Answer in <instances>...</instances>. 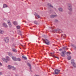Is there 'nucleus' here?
I'll return each mask as SVG.
<instances>
[{
  "mask_svg": "<svg viewBox=\"0 0 76 76\" xmlns=\"http://www.w3.org/2000/svg\"><path fill=\"white\" fill-rule=\"evenodd\" d=\"M68 9L70 11L68 12V13L69 15L72 14V5L71 4H68Z\"/></svg>",
  "mask_w": 76,
  "mask_h": 76,
  "instance_id": "1",
  "label": "nucleus"
},
{
  "mask_svg": "<svg viewBox=\"0 0 76 76\" xmlns=\"http://www.w3.org/2000/svg\"><path fill=\"white\" fill-rule=\"evenodd\" d=\"M2 60H3L4 63H7L8 61H10V58L8 56H7L6 57V58H2Z\"/></svg>",
  "mask_w": 76,
  "mask_h": 76,
  "instance_id": "2",
  "label": "nucleus"
},
{
  "mask_svg": "<svg viewBox=\"0 0 76 76\" xmlns=\"http://www.w3.org/2000/svg\"><path fill=\"white\" fill-rule=\"evenodd\" d=\"M42 40L44 42L45 44H46V45H49L50 44V41L47 39H42Z\"/></svg>",
  "mask_w": 76,
  "mask_h": 76,
  "instance_id": "3",
  "label": "nucleus"
},
{
  "mask_svg": "<svg viewBox=\"0 0 76 76\" xmlns=\"http://www.w3.org/2000/svg\"><path fill=\"white\" fill-rule=\"evenodd\" d=\"M51 29H52V30H51V32H57L58 33H58L60 32V29L58 28L56 30H55L54 28H51Z\"/></svg>",
  "mask_w": 76,
  "mask_h": 76,
  "instance_id": "4",
  "label": "nucleus"
},
{
  "mask_svg": "<svg viewBox=\"0 0 76 76\" xmlns=\"http://www.w3.org/2000/svg\"><path fill=\"white\" fill-rule=\"evenodd\" d=\"M71 64L74 67H76V64L75 63V60H74L72 59L71 60Z\"/></svg>",
  "mask_w": 76,
  "mask_h": 76,
  "instance_id": "5",
  "label": "nucleus"
},
{
  "mask_svg": "<svg viewBox=\"0 0 76 76\" xmlns=\"http://www.w3.org/2000/svg\"><path fill=\"white\" fill-rule=\"evenodd\" d=\"M55 73L56 75H58L60 73V70L58 69H56L54 70Z\"/></svg>",
  "mask_w": 76,
  "mask_h": 76,
  "instance_id": "6",
  "label": "nucleus"
},
{
  "mask_svg": "<svg viewBox=\"0 0 76 76\" xmlns=\"http://www.w3.org/2000/svg\"><path fill=\"white\" fill-rule=\"evenodd\" d=\"M4 40L6 43H7L9 41V38L7 37L4 38Z\"/></svg>",
  "mask_w": 76,
  "mask_h": 76,
  "instance_id": "7",
  "label": "nucleus"
},
{
  "mask_svg": "<svg viewBox=\"0 0 76 76\" xmlns=\"http://www.w3.org/2000/svg\"><path fill=\"white\" fill-rule=\"evenodd\" d=\"M7 23H8V25L10 28H12V25L11 24V23L10 22V20H7Z\"/></svg>",
  "mask_w": 76,
  "mask_h": 76,
  "instance_id": "8",
  "label": "nucleus"
},
{
  "mask_svg": "<svg viewBox=\"0 0 76 76\" xmlns=\"http://www.w3.org/2000/svg\"><path fill=\"white\" fill-rule=\"evenodd\" d=\"M60 54L62 57H65V56L66 55V53H64V52H62L60 53Z\"/></svg>",
  "mask_w": 76,
  "mask_h": 76,
  "instance_id": "9",
  "label": "nucleus"
},
{
  "mask_svg": "<svg viewBox=\"0 0 76 76\" xmlns=\"http://www.w3.org/2000/svg\"><path fill=\"white\" fill-rule=\"evenodd\" d=\"M2 25L5 28H8V26H7V24H6V23H4L2 24Z\"/></svg>",
  "mask_w": 76,
  "mask_h": 76,
  "instance_id": "10",
  "label": "nucleus"
},
{
  "mask_svg": "<svg viewBox=\"0 0 76 76\" xmlns=\"http://www.w3.org/2000/svg\"><path fill=\"white\" fill-rule=\"evenodd\" d=\"M71 45L73 49L75 50H76V46L74 44H71Z\"/></svg>",
  "mask_w": 76,
  "mask_h": 76,
  "instance_id": "11",
  "label": "nucleus"
},
{
  "mask_svg": "<svg viewBox=\"0 0 76 76\" xmlns=\"http://www.w3.org/2000/svg\"><path fill=\"white\" fill-rule=\"evenodd\" d=\"M7 54L8 56H10V57H12V53L10 52H7Z\"/></svg>",
  "mask_w": 76,
  "mask_h": 76,
  "instance_id": "12",
  "label": "nucleus"
},
{
  "mask_svg": "<svg viewBox=\"0 0 76 76\" xmlns=\"http://www.w3.org/2000/svg\"><path fill=\"white\" fill-rule=\"evenodd\" d=\"M58 10L59 12H63V9L61 8H59L58 9Z\"/></svg>",
  "mask_w": 76,
  "mask_h": 76,
  "instance_id": "13",
  "label": "nucleus"
},
{
  "mask_svg": "<svg viewBox=\"0 0 76 76\" xmlns=\"http://www.w3.org/2000/svg\"><path fill=\"white\" fill-rule=\"evenodd\" d=\"M12 58L14 61H16L17 58L16 57H15V56H12Z\"/></svg>",
  "mask_w": 76,
  "mask_h": 76,
  "instance_id": "14",
  "label": "nucleus"
},
{
  "mask_svg": "<svg viewBox=\"0 0 76 76\" xmlns=\"http://www.w3.org/2000/svg\"><path fill=\"white\" fill-rule=\"evenodd\" d=\"M57 16L56 15H50V18H54L55 17H56Z\"/></svg>",
  "mask_w": 76,
  "mask_h": 76,
  "instance_id": "15",
  "label": "nucleus"
},
{
  "mask_svg": "<svg viewBox=\"0 0 76 76\" xmlns=\"http://www.w3.org/2000/svg\"><path fill=\"white\" fill-rule=\"evenodd\" d=\"M61 37L62 38H64V37H66V34H62Z\"/></svg>",
  "mask_w": 76,
  "mask_h": 76,
  "instance_id": "16",
  "label": "nucleus"
},
{
  "mask_svg": "<svg viewBox=\"0 0 76 76\" xmlns=\"http://www.w3.org/2000/svg\"><path fill=\"white\" fill-rule=\"evenodd\" d=\"M8 6H7V5L5 4H3V8H6V7H7Z\"/></svg>",
  "mask_w": 76,
  "mask_h": 76,
  "instance_id": "17",
  "label": "nucleus"
},
{
  "mask_svg": "<svg viewBox=\"0 0 76 76\" xmlns=\"http://www.w3.org/2000/svg\"><path fill=\"white\" fill-rule=\"evenodd\" d=\"M47 5L48 6H49V7H52V8H53V6L51 5V4L48 3L47 4Z\"/></svg>",
  "mask_w": 76,
  "mask_h": 76,
  "instance_id": "18",
  "label": "nucleus"
},
{
  "mask_svg": "<svg viewBox=\"0 0 76 76\" xmlns=\"http://www.w3.org/2000/svg\"><path fill=\"white\" fill-rule=\"evenodd\" d=\"M12 67H13V66H11L10 65L8 66V69H11L12 68Z\"/></svg>",
  "mask_w": 76,
  "mask_h": 76,
  "instance_id": "19",
  "label": "nucleus"
},
{
  "mask_svg": "<svg viewBox=\"0 0 76 76\" xmlns=\"http://www.w3.org/2000/svg\"><path fill=\"white\" fill-rule=\"evenodd\" d=\"M12 50L14 52H17V50L15 49H14V48H12Z\"/></svg>",
  "mask_w": 76,
  "mask_h": 76,
  "instance_id": "20",
  "label": "nucleus"
},
{
  "mask_svg": "<svg viewBox=\"0 0 76 76\" xmlns=\"http://www.w3.org/2000/svg\"><path fill=\"white\" fill-rule=\"evenodd\" d=\"M0 33L2 34L4 33V31L2 30H0Z\"/></svg>",
  "mask_w": 76,
  "mask_h": 76,
  "instance_id": "21",
  "label": "nucleus"
},
{
  "mask_svg": "<svg viewBox=\"0 0 76 76\" xmlns=\"http://www.w3.org/2000/svg\"><path fill=\"white\" fill-rule=\"evenodd\" d=\"M16 61H21V59H20V58H17Z\"/></svg>",
  "mask_w": 76,
  "mask_h": 76,
  "instance_id": "22",
  "label": "nucleus"
},
{
  "mask_svg": "<svg viewBox=\"0 0 76 76\" xmlns=\"http://www.w3.org/2000/svg\"><path fill=\"white\" fill-rule=\"evenodd\" d=\"M13 23L15 25H18V23L17 22L15 21L13 22Z\"/></svg>",
  "mask_w": 76,
  "mask_h": 76,
  "instance_id": "23",
  "label": "nucleus"
},
{
  "mask_svg": "<svg viewBox=\"0 0 76 76\" xmlns=\"http://www.w3.org/2000/svg\"><path fill=\"white\" fill-rule=\"evenodd\" d=\"M63 49L64 50H68V48H67L66 47H63Z\"/></svg>",
  "mask_w": 76,
  "mask_h": 76,
  "instance_id": "24",
  "label": "nucleus"
},
{
  "mask_svg": "<svg viewBox=\"0 0 76 76\" xmlns=\"http://www.w3.org/2000/svg\"><path fill=\"white\" fill-rule=\"evenodd\" d=\"M18 34H19V35H21V36H22V32L20 31H19V32H18Z\"/></svg>",
  "mask_w": 76,
  "mask_h": 76,
  "instance_id": "25",
  "label": "nucleus"
},
{
  "mask_svg": "<svg viewBox=\"0 0 76 76\" xmlns=\"http://www.w3.org/2000/svg\"><path fill=\"white\" fill-rule=\"evenodd\" d=\"M71 58L72 57H71V56H68L67 57V59L68 60H70L71 59Z\"/></svg>",
  "mask_w": 76,
  "mask_h": 76,
  "instance_id": "26",
  "label": "nucleus"
},
{
  "mask_svg": "<svg viewBox=\"0 0 76 76\" xmlns=\"http://www.w3.org/2000/svg\"><path fill=\"white\" fill-rule=\"evenodd\" d=\"M34 23L35 24H36V25H38V21H36V20L34 21Z\"/></svg>",
  "mask_w": 76,
  "mask_h": 76,
  "instance_id": "27",
  "label": "nucleus"
},
{
  "mask_svg": "<svg viewBox=\"0 0 76 76\" xmlns=\"http://www.w3.org/2000/svg\"><path fill=\"white\" fill-rule=\"evenodd\" d=\"M22 58H23L24 60H27V58L26 57H25V56H22Z\"/></svg>",
  "mask_w": 76,
  "mask_h": 76,
  "instance_id": "28",
  "label": "nucleus"
},
{
  "mask_svg": "<svg viewBox=\"0 0 76 76\" xmlns=\"http://www.w3.org/2000/svg\"><path fill=\"white\" fill-rule=\"evenodd\" d=\"M36 15H37L36 16H37V17H38V18H40V16L39 15H38V14L37 13H36Z\"/></svg>",
  "mask_w": 76,
  "mask_h": 76,
  "instance_id": "29",
  "label": "nucleus"
},
{
  "mask_svg": "<svg viewBox=\"0 0 76 76\" xmlns=\"http://www.w3.org/2000/svg\"><path fill=\"white\" fill-rule=\"evenodd\" d=\"M53 57H55V58H58V59H59V58H58V57H57V56H54V55H53Z\"/></svg>",
  "mask_w": 76,
  "mask_h": 76,
  "instance_id": "30",
  "label": "nucleus"
},
{
  "mask_svg": "<svg viewBox=\"0 0 76 76\" xmlns=\"http://www.w3.org/2000/svg\"><path fill=\"white\" fill-rule=\"evenodd\" d=\"M16 28L17 29H20V26H16Z\"/></svg>",
  "mask_w": 76,
  "mask_h": 76,
  "instance_id": "31",
  "label": "nucleus"
},
{
  "mask_svg": "<svg viewBox=\"0 0 76 76\" xmlns=\"http://www.w3.org/2000/svg\"><path fill=\"white\" fill-rule=\"evenodd\" d=\"M12 69H13V70H16V68L14 67V66H12Z\"/></svg>",
  "mask_w": 76,
  "mask_h": 76,
  "instance_id": "32",
  "label": "nucleus"
},
{
  "mask_svg": "<svg viewBox=\"0 0 76 76\" xmlns=\"http://www.w3.org/2000/svg\"><path fill=\"white\" fill-rule=\"evenodd\" d=\"M67 54H69V55H70V54H71V53L70 52H66V55L67 56H68L69 55H68Z\"/></svg>",
  "mask_w": 76,
  "mask_h": 76,
  "instance_id": "33",
  "label": "nucleus"
},
{
  "mask_svg": "<svg viewBox=\"0 0 76 76\" xmlns=\"http://www.w3.org/2000/svg\"><path fill=\"white\" fill-rule=\"evenodd\" d=\"M27 64L28 66L29 67H31V64H30L29 63H28Z\"/></svg>",
  "mask_w": 76,
  "mask_h": 76,
  "instance_id": "34",
  "label": "nucleus"
},
{
  "mask_svg": "<svg viewBox=\"0 0 76 76\" xmlns=\"http://www.w3.org/2000/svg\"><path fill=\"white\" fill-rule=\"evenodd\" d=\"M50 54H51V55H50V56H52V57H53V55H54V53H53H53H50Z\"/></svg>",
  "mask_w": 76,
  "mask_h": 76,
  "instance_id": "35",
  "label": "nucleus"
},
{
  "mask_svg": "<svg viewBox=\"0 0 76 76\" xmlns=\"http://www.w3.org/2000/svg\"><path fill=\"white\" fill-rule=\"evenodd\" d=\"M61 32H63V31H62V30H60V31H59V34H60V33H61Z\"/></svg>",
  "mask_w": 76,
  "mask_h": 76,
  "instance_id": "36",
  "label": "nucleus"
},
{
  "mask_svg": "<svg viewBox=\"0 0 76 76\" xmlns=\"http://www.w3.org/2000/svg\"><path fill=\"white\" fill-rule=\"evenodd\" d=\"M55 22H58V20L56 19L55 20Z\"/></svg>",
  "mask_w": 76,
  "mask_h": 76,
  "instance_id": "37",
  "label": "nucleus"
},
{
  "mask_svg": "<svg viewBox=\"0 0 76 76\" xmlns=\"http://www.w3.org/2000/svg\"><path fill=\"white\" fill-rule=\"evenodd\" d=\"M59 50V51H62V49H60Z\"/></svg>",
  "mask_w": 76,
  "mask_h": 76,
  "instance_id": "38",
  "label": "nucleus"
},
{
  "mask_svg": "<svg viewBox=\"0 0 76 76\" xmlns=\"http://www.w3.org/2000/svg\"><path fill=\"white\" fill-rule=\"evenodd\" d=\"M62 52H64V53H66V50H64V51Z\"/></svg>",
  "mask_w": 76,
  "mask_h": 76,
  "instance_id": "39",
  "label": "nucleus"
},
{
  "mask_svg": "<svg viewBox=\"0 0 76 76\" xmlns=\"http://www.w3.org/2000/svg\"><path fill=\"white\" fill-rule=\"evenodd\" d=\"M0 66H2V64H1V62H0Z\"/></svg>",
  "mask_w": 76,
  "mask_h": 76,
  "instance_id": "40",
  "label": "nucleus"
},
{
  "mask_svg": "<svg viewBox=\"0 0 76 76\" xmlns=\"http://www.w3.org/2000/svg\"><path fill=\"white\" fill-rule=\"evenodd\" d=\"M0 75H2V72H0Z\"/></svg>",
  "mask_w": 76,
  "mask_h": 76,
  "instance_id": "41",
  "label": "nucleus"
},
{
  "mask_svg": "<svg viewBox=\"0 0 76 76\" xmlns=\"http://www.w3.org/2000/svg\"><path fill=\"white\" fill-rule=\"evenodd\" d=\"M21 46H22V47H25V46H23L22 45H21Z\"/></svg>",
  "mask_w": 76,
  "mask_h": 76,
  "instance_id": "42",
  "label": "nucleus"
},
{
  "mask_svg": "<svg viewBox=\"0 0 76 76\" xmlns=\"http://www.w3.org/2000/svg\"><path fill=\"white\" fill-rule=\"evenodd\" d=\"M30 67V70L31 69V67Z\"/></svg>",
  "mask_w": 76,
  "mask_h": 76,
  "instance_id": "43",
  "label": "nucleus"
},
{
  "mask_svg": "<svg viewBox=\"0 0 76 76\" xmlns=\"http://www.w3.org/2000/svg\"><path fill=\"white\" fill-rule=\"evenodd\" d=\"M54 9H55V10H56V9L54 8Z\"/></svg>",
  "mask_w": 76,
  "mask_h": 76,
  "instance_id": "44",
  "label": "nucleus"
},
{
  "mask_svg": "<svg viewBox=\"0 0 76 76\" xmlns=\"http://www.w3.org/2000/svg\"><path fill=\"white\" fill-rule=\"evenodd\" d=\"M45 36L44 35V37L45 38Z\"/></svg>",
  "mask_w": 76,
  "mask_h": 76,
  "instance_id": "45",
  "label": "nucleus"
},
{
  "mask_svg": "<svg viewBox=\"0 0 76 76\" xmlns=\"http://www.w3.org/2000/svg\"><path fill=\"white\" fill-rule=\"evenodd\" d=\"M30 70H31V72H32V71L31 70V69H30Z\"/></svg>",
  "mask_w": 76,
  "mask_h": 76,
  "instance_id": "46",
  "label": "nucleus"
},
{
  "mask_svg": "<svg viewBox=\"0 0 76 76\" xmlns=\"http://www.w3.org/2000/svg\"><path fill=\"white\" fill-rule=\"evenodd\" d=\"M24 22H25V23H26V21H25Z\"/></svg>",
  "mask_w": 76,
  "mask_h": 76,
  "instance_id": "47",
  "label": "nucleus"
},
{
  "mask_svg": "<svg viewBox=\"0 0 76 76\" xmlns=\"http://www.w3.org/2000/svg\"><path fill=\"white\" fill-rule=\"evenodd\" d=\"M15 37H16V35Z\"/></svg>",
  "mask_w": 76,
  "mask_h": 76,
  "instance_id": "48",
  "label": "nucleus"
}]
</instances>
